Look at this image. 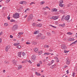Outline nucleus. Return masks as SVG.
Masks as SVG:
<instances>
[{
    "label": "nucleus",
    "instance_id": "nucleus-1",
    "mask_svg": "<svg viewBox=\"0 0 77 77\" xmlns=\"http://www.w3.org/2000/svg\"><path fill=\"white\" fill-rule=\"evenodd\" d=\"M33 17L32 14H30L27 19V21H31L32 20Z\"/></svg>",
    "mask_w": 77,
    "mask_h": 77
},
{
    "label": "nucleus",
    "instance_id": "nucleus-2",
    "mask_svg": "<svg viewBox=\"0 0 77 77\" xmlns=\"http://www.w3.org/2000/svg\"><path fill=\"white\" fill-rule=\"evenodd\" d=\"M17 29L18 25H15L12 27V31H15Z\"/></svg>",
    "mask_w": 77,
    "mask_h": 77
},
{
    "label": "nucleus",
    "instance_id": "nucleus-3",
    "mask_svg": "<svg viewBox=\"0 0 77 77\" xmlns=\"http://www.w3.org/2000/svg\"><path fill=\"white\" fill-rule=\"evenodd\" d=\"M42 34L39 33L38 34V35H37V36L36 37V38L37 39H40L41 38V37H42Z\"/></svg>",
    "mask_w": 77,
    "mask_h": 77
},
{
    "label": "nucleus",
    "instance_id": "nucleus-4",
    "mask_svg": "<svg viewBox=\"0 0 77 77\" xmlns=\"http://www.w3.org/2000/svg\"><path fill=\"white\" fill-rule=\"evenodd\" d=\"M15 15L14 17V18H18L20 17V14L19 13H15Z\"/></svg>",
    "mask_w": 77,
    "mask_h": 77
},
{
    "label": "nucleus",
    "instance_id": "nucleus-5",
    "mask_svg": "<svg viewBox=\"0 0 77 77\" xmlns=\"http://www.w3.org/2000/svg\"><path fill=\"white\" fill-rule=\"evenodd\" d=\"M66 64L67 65H69L70 63V60L68 58H66Z\"/></svg>",
    "mask_w": 77,
    "mask_h": 77
},
{
    "label": "nucleus",
    "instance_id": "nucleus-6",
    "mask_svg": "<svg viewBox=\"0 0 77 77\" xmlns=\"http://www.w3.org/2000/svg\"><path fill=\"white\" fill-rule=\"evenodd\" d=\"M69 15H67L65 17V20L66 21H68L69 20Z\"/></svg>",
    "mask_w": 77,
    "mask_h": 77
},
{
    "label": "nucleus",
    "instance_id": "nucleus-7",
    "mask_svg": "<svg viewBox=\"0 0 77 77\" xmlns=\"http://www.w3.org/2000/svg\"><path fill=\"white\" fill-rule=\"evenodd\" d=\"M62 48L63 49V50H65V49H66L67 48L66 47V45H63L61 46Z\"/></svg>",
    "mask_w": 77,
    "mask_h": 77
},
{
    "label": "nucleus",
    "instance_id": "nucleus-8",
    "mask_svg": "<svg viewBox=\"0 0 77 77\" xmlns=\"http://www.w3.org/2000/svg\"><path fill=\"white\" fill-rule=\"evenodd\" d=\"M32 60H35V59H36V56L35 55H33L31 57Z\"/></svg>",
    "mask_w": 77,
    "mask_h": 77
},
{
    "label": "nucleus",
    "instance_id": "nucleus-9",
    "mask_svg": "<svg viewBox=\"0 0 77 77\" xmlns=\"http://www.w3.org/2000/svg\"><path fill=\"white\" fill-rule=\"evenodd\" d=\"M17 62V60H14L13 61V63L15 65H16Z\"/></svg>",
    "mask_w": 77,
    "mask_h": 77
},
{
    "label": "nucleus",
    "instance_id": "nucleus-10",
    "mask_svg": "<svg viewBox=\"0 0 77 77\" xmlns=\"http://www.w3.org/2000/svg\"><path fill=\"white\" fill-rule=\"evenodd\" d=\"M69 41H74V39L73 38H70L68 39Z\"/></svg>",
    "mask_w": 77,
    "mask_h": 77
},
{
    "label": "nucleus",
    "instance_id": "nucleus-11",
    "mask_svg": "<svg viewBox=\"0 0 77 77\" xmlns=\"http://www.w3.org/2000/svg\"><path fill=\"white\" fill-rule=\"evenodd\" d=\"M52 18L54 20H57V19H58V17L57 16L53 17H52Z\"/></svg>",
    "mask_w": 77,
    "mask_h": 77
},
{
    "label": "nucleus",
    "instance_id": "nucleus-12",
    "mask_svg": "<svg viewBox=\"0 0 77 77\" xmlns=\"http://www.w3.org/2000/svg\"><path fill=\"white\" fill-rule=\"evenodd\" d=\"M9 48V46H6L5 48V51L7 52L8 51V50Z\"/></svg>",
    "mask_w": 77,
    "mask_h": 77
},
{
    "label": "nucleus",
    "instance_id": "nucleus-13",
    "mask_svg": "<svg viewBox=\"0 0 77 77\" xmlns=\"http://www.w3.org/2000/svg\"><path fill=\"white\" fill-rule=\"evenodd\" d=\"M32 26L33 27H37V24H36L35 23H33L32 24Z\"/></svg>",
    "mask_w": 77,
    "mask_h": 77
},
{
    "label": "nucleus",
    "instance_id": "nucleus-14",
    "mask_svg": "<svg viewBox=\"0 0 77 77\" xmlns=\"http://www.w3.org/2000/svg\"><path fill=\"white\" fill-rule=\"evenodd\" d=\"M45 37L43 36V35H42V36L40 38V39H45Z\"/></svg>",
    "mask_w": 77,
    "mask_h": 77
},
{
    "label": "nucleus",
    "instance_id": "nucleus-15",
    "mask_svg": "<svg viewBox=\"0 0 77 77\" xmlns=\"http://www.w3.org/2000/svg\"><path fill=\"white\" fill-rule=\"evenodd\" d=\"M21 52H18V53L17 55L18 56H19V57H21Z\"/></svg>",
    "mask_w": 77,
    "mask_h": 77
},
{
    "label": "nucleus",
    "instance_id": "nucleus-16",
    "mask_svg": "<svg viewBox=\"0 0 77 77\" xmlns=\"http://www.w3.org/2000/svg\"><path fill=\"white\" fill-rule=\"evenodd\" d=\"M65 25V23H64L62 24H60L59 25L60 26L62 27H64Z\"/></svg>",
    "mask_w": 77,
    "mask_h": 77
},
{
    "label": "nucleus",
    "instance_id": "nucleus-17",
    "mask_svg": "<svg viewBox=\"0 0 77 77\" xmlns=\"http://www.w3.org/2000/svg\"><path fill=\"white\" fill-rule=\"evenodd\" d=\"M17 48H19V49H20V48H21V46L20 45H17Z\"/></svg>",
    "mask_w": 77,
    "mask_h": 77
},
{
    "label": "nucleus",
    "instance_id": "nucleus-18",
    "mask_svg": "<svg viewBox=\"0 0 77 77\" xmlns=\"http://www.w3.org/2000/svg\"><path fill=\"white\" fill-rule=\"evenodd\" d=\"M20 43H14V46H17V45H19V44H20Z\"/></svg>",
    "mask_w": 77,
    "mask_h": 77
},
{
    "label": "nucleus",
    "instance_id": "nucleus-19",
    "mask_svg": "<svg viewBox=\"0 0 77 77\" xmlns=\"http://www.w3.org/2000/svg\"><path fill=\"white\" fill-rule=\"evenodd\" d=\"M59 5L60 6V7H63V6L64 7V6H65L64 4H59Z\"/></svg>",
    "mask_w": 77,
    "mask_h": 77
},
{
    "label": "nucleus",
    "instance_id": "nucleus-20",
    "mask_svg": "<svg viewBox=\"0 0 77 77\" xmlns=\"http://www.w3.org/2000/svg\"><path fill=\"white\" fill-rule=\"evenodd\" d=\"M35 74L36 75H38V76L41 75V74L38 72H35Z\"/></svg>",
    "mask_w": 77,
    "mask_h": 77
},
{
    "label": "nucleus",
    "instance_id": "nucleus-21",
    "mask_svg": "<svg viewBox=\"0 0 77 77\" xmlns=\"http://www.w3.org/2000/svg\"><path fill=\"white\" fill-rule=\"evenodd\" d=\"M34 50L35 52H38V48H34Z\"/></svg>",
    "mask_w": 77,
    "mask_h": 77
},
{
    "label": "nucleus",
    "instance_id": "nucleus-22",
    "mask_svg": "<svg viewBox=\"0 0 77 77\" xmlns=\"http://www.w3.org/2000/svg\"><path fill=\"white\" fill-rule=\"evenodd\" d=\"M42 26V24L41 23L37 24V27H41Z\"/></svg>",
    "mask_w": 77,
    "mask_h": 77
},
{
    "label": "nucleus",
    "instance_id": "nucleus-23",
    "mask_svg": "<svg viewBox=\"0 0 77 77\" xmlns=\"http://www.w3.org/2000/svg\"><path fill=\"white\" fill-rule=\"evenodd\" d=\"M39 33V31H35L34 32V34H38Z\"/></svg>",
    "mask_w": 77,
    "mask_h": 77
},
{
    "label": "nucleus",
    "instance_id": "nucleus-24",
    "mask_svg": "<svg viewBox=\"0 0 77 77\" xmlns=\"http://www.w3.org/2000/svg\"><path fill=\"white\" fill-rule=\"evenodd\" d=\"M51 54L49 53L46 52V53H44V55L45 56L46 54V55H49V54Z\"/></svg>",
    "mask_w": 77,
    "mask_h": 77
},
{
    "label": "nucleus",
    "instance_id": "nucleus-25",
    "mask_svg": "<svg viewBox=\"0 0 77 77\" xmlns=\"http://www.w3.org/2000/svg\"><path fill=\"white\" fill-rule=\"evenodd\" d=\"M38 54H39L40 55L42 53V51H38Z\"/></svg>",
    "mask_w": 77,
    "mask_h": 77
},
{
    "label": "nucleus",
    "instance_id": "nucleus-26",
    "mask_svg": "<svg viewBox=\"0 0 77 77\" xmlns=\"http://www.w3.org/2000/svg\"><path fill=\"white\" fill-rule=\"evenodd\" d=\"M32 44H34V45H36V44H37V42H33Z\"/></svg>",
    "mask_w": 77,
    "mask_h": 77
},
{
    "label": "nucleus",
    "instance_id": "nucleus-27",
    "mask_svg": "<svg viewBox=\"0 0 77 77\" xmlns=\"http://www.w3.org/2000/svg\"><path fill=\"white\" fill-rule=\"evenodd\" d=\"M4 63H6V64H9V61H7V60H5Z\"/></svg>",
    "mask_w": 77,
    "mask_h": 77
},
{
    "label": "nucleus",
    "instance_id": "nucleus-28",
    "mask_svg": "<svg viewBox=\"0 0 77 77\" xmlns=\"http://www.w3.org/2000/svg\"><path fill=\"white\" fill-rule=\"evenodd\" d=\"M44 3H45V2L44 1H42L40 3V5H42L43 4H44Z\"/></svg>",
    "mask_w": 77,
    "mask_h": 77
},
{
    "label": "nucleus",
    "instance_id": "nucleus-29",
    "mask_svg": "<svg viewBox=\"0 0 77 77\" xmlns=\"http://www.w3.org/2000/svg\"><path fill=\"white\" fill-rule=\"evenodd\" d=\"M53 12H56L57 11L56 8H54V9H53Z\"/></svg>",
    "mask_w": 77,
    "mask_h": 77
},
{
    "label": "nucleus",
    "instance_id": "nucleus-30",
    "mask_svg": "<svg viewBox=\"0 0 77 77\" xmlns=\"http://www.w3.org/2000/svg\"><path fill=\"white\" fill-rule=\"evenodd\" d=\"M4 25L5 27H7V26H8V23H4Z\"/></svg>",
    "mask_w": 77,
    "mask_h": 77
},
{
    "label": "nucleus",
    "instance_id": "nucleus-31",
    "mask_svg": "<svg viewBox=\"0 0 77 77\" xmlns=\"http://www.w3.org/2000/svg\"><path fill=\"white\" fill-rule=\"evenodd\" d=\"M59 3H60V4H62L63 3V1L62 0H61L60 1Z\"/></svg>",
    "mask_w": 77,
    "mask_h": 77
},
{
    "label": "nucleus",
    "instance_id": "nucleus-32",
    "mask_svg": "<svg viewBox=\"0 0 77 77\" xmlns=\"http://www.w3.org/2000/svg\"><path fill=\"white\" fill-rule=\"evenodd\" d=\"M27 2L26 1H23V5H26Z\"/></svg>",
    "mask_w": 77,
    "mask_h": 77
},
{
    "label": "nucleus",
    "instance_id": "nucleus-33",
    "mask_svg": "<svg viewBox=\"0 0 77 77\" xmlns=\"http://www.w3.org/2000/svg\"><path fill=\"white\" fill-rule=\"evenodd\" d=\"M23 9V6H21L20 8V10H22Z\"/></svg>",
    "mask_w": 77,
    "mask_h": 77
},
{
    "label": "nucleus",
    "instance_id": "nucleus-34",
    "mask_svg": "<svg viewBox=\"0 0 77 77\" xmlns=\"http://www.w3.org/2000/svg\"><path fill=\"white\" fill-rule=\"evenodd\" d=\"M9 2H10V0H7L5 1V3H9Z\"/></svg>",
    "mask_w": 77,
    "mask_h": 77
},
{
    "label": "nucleus",
    "instance_id": "nucleus-35",
    "mask_svg": "<svg viewBox=\"0 0 77 77\" xmlns=\"http://www.w3.org/2000/svg\"><path fill=\"white\" fill-rule=\"evenodd\" d=\"M19 34H20V35H23V32H19Z\"/></svg>",
    "mask_w": 77,
    "mask_h": 77
},
{
    "label": "nucleus",
    "instance_id": "nucleus-36",
    "mask_svg": "<svg viewBox=\"0 0 77 77\" xmlns=\"http://www.w3.org/2000/svg\"><path fill=\"white\" fill-rule=\"evenodd\" d=\"M11 22H15V20L13 19H12L10 20Z\"/></svg>",
    "mask_w": 77,
    "mask_h": 77
},
{
    "label": "nucleus",
    "instance_id": "nucleus-37",
    "mask_svg": "<svg viewBox=\"0 0 77 77\" xmlns=\"http://www.w3.org/2000/svg\"><path fill=\"white\" fill-rule=\"evenodd\" d=\"M22 65H18V68H22Z\"/></svg>",
    "mask_w": 77,
    "mask_h": 77
},
{
    "label": "nucleus",
    "instance_id": "nucleus-38",
    "mask_svg": "<svg viewBox=\"0 0 77 77\" xmlns=\"http://www.w3.org/2000/svg\"><path fill=\"white\" fill-rule=\"evenodd\" d=\"M21 69V68H16V69H17V70H20V69Z\"/></svg>",
    "mask_w": 77,
    "mask_h": 77
},
{
    "label": "nucleus",
    "instance_id": "nucleus-39",
    "mask_svg": "<svg viewBox=\"0 0 77 77\" xmlns=\"http://www.w3.org/2000/svg\"><path fill=\"white\" fill-rule=\"evenodd\" d=\"M75 73L74 72H73L72 73V76L73 77H75Z\"/></svg>",
    "mask_w": 77,
    "mask_h": 77
},
{
    "label": "nucleus",
    "instance_id": "nucleus-40",
    "mask_svg": "<svg viewBox=\"0 0 77 77\" xmlns=\"http://www.w3.org/2000/svg\"><path fill=\"white\" fill-rule=\"evenodd\" d=\"M32 4H35V3L33 2H32L30 4V5H32Z\"/></svg>",
    "mask_w": 77,
    "mask_h": 77
},
{
    "label": "nucleus",
    "instance_id": "nucleus-41",
    "mask_svg": "<svg viewBox=\"0 0 77 77\" xmlns=\"http://www.w3.org/2000/svg\"><path fill=\"white\" fill-rule=\"evenodd\" d=\"M49 26H51V27H54V28H56L57 27L56 26H54L51 25H50Z\"/></svg>",
    "mask_w": 77,
    "mask_h": 77
},
{
    "label": "nucleus",
    "instance_id": "nucleus-42",
    "mask_svg": "<svg viewBox=\"0 0 77 77\" xmlns=\"http://www.w3.org/2000/svg\"><path fill=\"white\" fill-rule=\"evenodd\" d=\"M22 54L23 56H25V54H24V52H23Z\"/></svg>",
    "mask_w": 77,
    "mask_h": 77
},
{
    "label": "nucleus",
    "instance_id": "nucleus-43",
    "mask_svg": "<svg viewBox=\"0 0 77 77\" xmlns=\"http://www.w3.org/2000/svg\"><path fill=\"white\" fill-rule=\"evenodd\" d=\"M67 35H71V32H67Z\"/></svg>",
    "mask_w": 77,
    "mask_h": 77
},
{
    "label": "nucleus",
    "instance_id": "nucleus-44",
    "mask_svg": "<svg viewBox=\"0 0 77 77\" xmlns=\"http://www.w3.org/2000/svg\"><path fill=\"white\" fill-rule=\"evenodd\" d=\"M64 17H62L61 21H63V20H64Z\"/></svg>",
    "mask_w": 77,
    "mask_h": 77
},
{
    "label": "nucleus",
    "instance_id": "nucleus-45",
    "mask_svg": "<svg viewBox=\"0 0 77 77\" xmlns=\"http://www.w3.org/2000/svg\"><path fill=\"white\" fill-rule=\"evenodd\" d=\"M26 44H28V45H29V44H30V43L28 42H26Z\"/></svg>",
    "mask_w": 77,
    "mask_h": 77
},
{
    "label": "nucleus",
    "instance_id": "nucleus-46",
    "mask_svg": "<svg viewBox=\"0 0 77 77\" xmlns=\"http://www.w3.org/2000/svg\"><path fill=\"white\" fill-rule=\"evenodd\" d=\"M76 43V42H75H75H72V44H71L72 45V44H75V43Z\"/></svg>",
    "mask_w": 77,
    "mask_h": 77
},
{
    "label": "nucleus",
    "instance_id": "nucleus-47",
    "mask_svg": "<svg viewBox=\"0 0 77 77\" xmlns=\"http://www.w3.org/2000/svg\"><path fill=\"white\" fill-rule=\"evenodd\" d=\"M54 58L55 59H57V60L58 59V57H54Z\"/></svg>",
    "mask_w": 77,
    "mask_h": 77
},
{
    "label": "nucleus",
    "instance_id": "nucleus-48",
    "mask_svg": "<svg viewBox=\"0 0 77 77\" xmlns=\"http://www.w3.org/2000/svg\"><path fill=\"white\" fill-rule=\"evenodd\" d=\"M31 70L32 71H35L36 69H31Z\"/></svg>",
    "mask_w": 77,
    "mask_h": 77
},
{
    "label": "nucleus",
    "instance_id": "nucleus-49",
    "mask_svg": "<svg viewBox=\"0 0 77 77\" xmlns=\"http://www.w3.org/2000/svg\"><path fill=\"white\" fill-rule=\"evenodd\" d=\"M37 66H40V64L38 63L37 64Z\"/></svg>",
    "mask_w": 77,
    "mask_h": 77
},
{
    "label": "nucleus",
    "instance_id": "nucleus-50",
    "mask_svg": "<svg viewBox=\"0 0 77 77\" xmlns=\"http://www.w3.org/2000/svg\"><path fill=\"white\" fill-rule=\"evenodd\" d=\"M47 34L48 35H50V33L49 32H47Z\"/></svg>",
    "mask_w": 77,
    "mask_h": 77
},
{
    "label": "nucleus",
    "instance_id": "nucleus-51",
    "mask_svg": "<svg viewBox=\"0 0 77 77\" xmlns=\"http://www.w3.org/2000/svg\"><path fill=\"white\" fill-rule=\"evenodd\" d=\"M68 51L64 50V53H68Z\"/></svg>",
    "mask_w": 77,
    "mask_h": 77
},
{
    "label": "nucleus",
    "instance_id": "nucleus-52",
    "mask_svg": "<svg viewBox=\"0 0 77 77\" xmlns=\"http://www.w3.org/2000/svg\"><path fill=\"white\" fill-rule=\"evenodd\" d=\"M3 34V32L2 31L1 32H0V36Z\"/></svg>",
    "mask_w": 77,
    "mask_h": 77
},
{
    "label": "nucleus",
    "instance_id": "nucleus-53",
    "mask_svg": "<svg viewBox=\"0 0 77 77\" xmlns=\"http://www.w3.org/2000/svg\"><path fill=\"white\" fill-rule=\"evenodd\" d=\"M49 51H53V50L51 49H49Z\"/></svg>",
    "mask_w": 77,
    "mask_h": 77
},
{
    "label": "nucleus",
    "instance_id": "nucleus-54",
    "mask_svg": "<svg viewBox=\"0 0 77 77\" xmlns=\"http://www.w3.org/2000/svg\"><path fill=\"white\" fill-rule=\"evenodd\" d=\"M53 62H54V60H52L51 61V64H52V63H53Z\"/></svg>",
    "mask_w": 77,
    "mask_h": 77
},
{
    "label": "nucleus",
    "instance_id": "nucleus-55",
    "mask_svg": "<svg viewBox=\"0 0 77 77\" xmlns=\"http://www.w3.org/2000/svg\"><path fill=\"white\" fill-rule=\"evenodd\" d=\"M20 36H21V35H18V37L19 38H20Z\"/></svg>",
    "mask_w": 77,
    "mask_h": 77
},
{
    "label": "nucleus",
    "instance_id": "nucleus-56",
    "mask_svg": "<svg viewBox=\"0 0 77 77\" xmlns=\"http://www.w3.org/2000/svg\"><path fill=\"white\" fill-rule=\"evenodd\" d=\"M22 63H26V62H25V61H22Z\"/></svg>",
    "mask_w": 77,
    "mask_h": 77
},
{
    "label": "nucleus",
    "instance_id": "nucleus-57",
    "mask_svg": "<svg viewBox=\"0 0 77 77\" xmlns=\"http://www.w3.org/2000/svg\"><path fill=\"white\" fill-rule=\"evenodd\" d=\"M28 62H29V63H32V62H31V61H30V60H29L28 61Z\"/></svg>",
    "mask_w": 77,
    "mask_h": 77
},
{
    "label": "nucleus",
    "instance_id": "nucleus-58",
    "mask_svg": "<svg viewBox=\"0 0 77 77\" xmlns=\"http://www.w3.org/2000/svg\"><path fill=\"white\" fill-rule=\"evenodd\" d=\"M46 48H48L49 46L48 45H46Z\"/></svg>",
    "mask_w": 77,
    "mask_h": 77
},
{
    "label": "nucleus",
    "instance_id": "nucleus-59",
    "mask_svg": "<svg viewBox=\"0 0 77 77\" xmlns=\"http://www.w3.org/2000/svg\"><path fill=\"white\" fill-rule=\"evenodd\" d=\"M23 1L20 2V4H23Z\"/></svg>",
    "mask_w": 77,
    "mask_h": 77
},
{
    "label": "nucleus",
    "instance_id": "nucleus-60",
    "mask_svg": "<svg viewBox=\"0 0 77 77\" xmlns=\"http://www.w3.org/2000/svg\"><path fill=\"white\" fill-rule=\"evenodd\" d=\"M10 37L11 38H13V36H12V35H11L10 36Z\"/></svg>",
    "mask_w": 77,
    "mask_h": 77
},
{
    "label": "nucleus",
    "instance_id": "nucleus-61",
    "mask_svg": "<svg viewBox=\"0 0 77 77\" xmlns=\"http://www.w3.org/2000/svg\"><path fill=\"white\" fill-rule=\"evenodd\" d=\"M7 18H8V20H10V18H11L10 17H8Z\"/></svg>",
    "mask_w": 77,
    "mask_h": 77
},
{
    "label": "nucleus",
    "instance_id": "nucleus-62",
    "mask_svg": "<svg viewBox=\"0 0 77 77\" xmlns=\"http://www.w3.org/2000/svg\"><path fill=\"white\" fill-rule=\"evenodd\" d=\"M68 67V66H64V68H66V67Z\"/></svg>",
    "mask_w": 77,
    "mask_h": 77
},
{
    "label": "nucleus",
    "instance_id": "nucleus-63",
    "mask_svg": "<svg viewBox=\"0 0 77 77\" xmlns=\"http://www.w3.org/2000/svg\"><path fill=\"white\" fill-rule=\"evenodd\" d=\"M27 17V15H26L24 17V18H26V17Z\"/></svg>",
    "mask_w": 77,
    "mask_h": 77
},
{
    "label": "nucleus",
    "instance_id": "nucleus-64",
    "mask_svg": "<svg viewBox=\"0 0 77 77\" xmlns=\"http://www.w3.org/2000/svg\"><path fill=\"white\" fill-rule=\"evenodd\" d=\"M66 72H67V74H68V73H69V72L68 71V70L67 71H66Z\"/></svg>",
    "mask_w": 77,
    "mask_h": 77
}]
</instances>
